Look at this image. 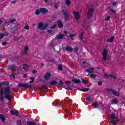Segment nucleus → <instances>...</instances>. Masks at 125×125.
I'll list each match as a JSON object with an SVG mask.
<instances>
[{
	"label": "nucleus",
	"mask_w": 125,
	"mask_h": 125,
	"mask_svg": "<svg viewBox=\"0 0 125 125\" xmlns=\"http://www.w3.org/2000/svg\"><path fill=\"white\" fill-rule=\"evenodd\" d=\"M21 55H27V54H28V52L27 51H22L21 52Z\"/></svg>",
	"instance_id": "c85d7f7f"
},
{
	"label": "nucleus",
	"mask_w": 125,
	"mask_h": 125,
	"mask_svg": "<svg viewBox=\"0 0 125 125\" xmlns=\"http://www.w3.org/2000/svg\"><path fill=\"white\" fill-rule=\"evenodd\" d=\"M112 4H113V6H116V5H117V2H114Z\"/></svg>",
	"instance_id": "864d4df0"
},
{
	"label": "nucleus",
	"mask_w": 125,
	"mask_h": 125,
	"mask_svg": "<svg viewBox=\"0 0 125 125\" xmlns=\"http://www.w3.org/2000/svg\"><path fill=\"white\" fill-rule=\"evenodd\" d=\"M27 76H28V74H24V76H23V77H24V78H27Z\"/></svg>",
	"instance_id": "052dcab7"
},
{
	"label": "nucleus",
	"mask_w": 125,
	"mask_h": 125,
	"mask_svg": "<svg viewBox=\"0 0 125 125\" xmlns=\"http://www.w3.org/2000/svg\"><path fill=\"white\" fill-rule=\"evenodd\" d=\"M86 72L87 73H89V74L88 76H91L90 74H94V68H92L87 69H86Z\"/></svg>",
	"instance_id": "9d476101"
},
{
	"label": "nucleus",
	"mask_w": 125,
	"mask_h": 125,
	"mask_svg": "<svg viewBox=\"0 0 125 125\" xmlns=\"http://www.w3.org/2000/svg\"><path fill=\"white\" fill-rule=\"evenodd\" d=\"M93 106L95 108H98V106H99V107H101V109H102V110L104 109V105L102 104H97V102L94 103L93 104Z\"/></svg>",
	"instance_id": "6e6552de"
},
{
	"label": "nucleus",
	"mask_w": 125,
	"mask_h": 125,
	"mask_svg": "<svg viewBox=\"0 0 125 125\" xmlns=\"http://www.w3.org/2000/svg\"><path fill=\"white\" fill-rule=\"evenodd\" d=\"M47 27V25H44L42 22L39 23L38 25V29H39V30H44L45 29H46Z\"/></svg>",
	"instance_id": "39448f33"
},
{
	"label": "nucleus",
	"mask_w": 125,
	"mask_h": 125,
	"mask_svg": "<svg viewBox=\"0 0 125 125\" xmlns=\"http://www.w3.org/2000/svg\"><path fill=\"white\" fill-rule=\"evenodd\" d=\"M66 50H67V51H69V52H72V51H73V48L69 46H67L66 48H65Z\"/></svg>",
	"instance_id": "aec40b11"
},
{
	"label": "nucleus",
	"mask_w": 125,
	"mask_h": 125,
	"mask_svg": "<svg viewBox=\"0 0 125 125\" xmlns=\"http://www.w3.org/2000/svg\"><path fill=\"white\" fill-rule=\"evenodd\" d=\"M36 72H37V71H36V70H33L32 71L33 74H36Z\"/></svg>",
	"instance_id": "680f3d73"
},
{
	"label": "nucleus",
	"mask_w": 125,
	"mask_h": 125,
	"mask_svg": "<svg viewBox=\"0 0 125 125\" xmlns=\"http://www.w3.org/2000/svg\"><path fill=\"white\" fill-rule=\"evenodd\" d=\"M4 37V35L3 34H0V40H1Z\"/></svg>",
	"instance_id": "c03bdc74"
},
{
	"label": "nucleus",
	"mask_w": 125,
	"mask_h": 125,
	"mask_svg": "<svg viewBox=\"0 0 125 125\" xmlns=\"http://www.w3.org/2000/svg\"><path fill=\"white\" fill-rule=\"evenodd\" d=\"M29 68V65L27 64H23V69L27 71V69Z\"/></svg>",
	"instance_id": "c756f323"
},
{
	"label": "nucleus",
	"mask_w": 125,
	"mask_h": 125,
	"mask_svg": "<svg viewBox=\"0 0 125 125\" xmlns=\"http://www.w3.org/2000/svg\"><path fill=\"white\" fill-rule=\"evenodd\" d=\"M12 3H13V4L16 3V0L13 1L12 2Z\"/></svg>",
	"instance_id": "0e129e2a"
},
{
	"label": "nucleus",
	"mask_w": 125,
	"mask_h": 125,
	"mask_svg": "<svg viewBox=\"0 0 125 125\" xmlns=\"http://www.w3.org/2000/svg\"><path fill=\"white\" fill-rule=\"evenodd\" d=\"M56 27V24H54L52 27H50V29H54Z\"/></svg>",
	"instance_id": "de8ad7c7"
},
{
	"label": "nucleus",
	"mask_w": 125,
	"mask_h": 125,
	"mask_svg": "<svg viewBox=\"0 0 125 125\" xmlns=\"http://www.w3.org/2000/svg\"><path fill=\"white\" fill-rule=\"evenodd\" d=\"M102 60L104 62H106L108 58V50L107 49H104L102 53Z\"/></svg>",
	"instance_id": "f257e3e1"
},
{
	"label": "nucleus",
	"mask_w": 125,
	"mask_h": 125,
	"mask_svg": "<svg viewBox=\"0 0 125 125\" xmlns=\"http://www.w3.org/2000/svg\"><path fill=\"white\" fill-rule=\"evenodd\" d=\"M78 90H80V91H83V92H85L86 91H88V88H83V89L79 88Z\"/></svg>",
	"instance_id": "b1692460"
},
{
	"label": "nucleus",
	"mask_w": 125,
	"mask_h": 125,
	"mask_svg": "<svg viewBox=\"0 0 125 125\" xmlns=\"http://www.w3.org/2000/svg\"><path fill=\"white\" fill-rule=\"evenodd\" d=\"M10 113L11 115H16V116H18V111L15 109H13L10 111Z\"/></svg>",
	"instance_id": "dca6fc26"
},
{
	"label": "nucleus",
	"mask_w": 125,
	"mask_h": 125,
	"mask_svg": "<svg viewBox=\"0 0 125 125\" xmlns=\"http://www.w3.org/2000/svg\"><path fill=\"white\" fill-rule=\"evenodd\" d=\"M110 17L109 16H107L105 19V21H109V20H110Z\"/></svg>",
	"instance_id": "a19ab883"
},
{
	"label": "nucleus",
	"mask_w": 125,
	"mask_h": 125,
	"mask_svg": "<svg viewBox=\"0 0 125 125\" xmlns=\"http://www.w3.org/2000/svg\"><path fill=\"white\" fill-rule=\"evenodd\" d=\"M62 12L64 15V18L65 20H68L69 19V13L67 10H62Z\"/></svg>",
	"instance_id": "0eeeda50"
},
{
	"label": "nucleus",
	"mask_w": 125,
	"mask_h": 125,
	"mask_svg": "<svg viewBox=\"0 0 125 125\" xmlns=\"http://www.w3.org/2000/svg\"><path fill=\"white\" fill-rule=\"evenodd\" d=\"M111 104H112V105H117V104H118V100H117L116 99H114L112 100Z\"/></svg>",
	"instance_id": "a211bd4d"
},
{
	"label": "nucleus",
	"mask_w": 125,
	"mask_h": 125,
	"mask_svg": "<svg viewBox=\"0 0 125 125\" xmlns=\"http://www.w3.org/2000/svg\"><path fill=\"white\" fill-rule=\"evenodd\" d=\"M17 125H22V122H21V120H18L17 121Z\"/></svg>",
	"instance_id": "f704fd0d"
},
{
	"label": "nucleus",
	"mask_w": 125,
	"mask_h": 125,
	"mask_svg": "<svg viewBox=\"0 0 125 125\" xmlns=\"http://www.w3.org/2000/svg\"><path fill=\"white\" fill-rule=\"evenodd\" d=\"M40 12H41V13H47V12H48V10L44 8H42L40 9Z\"/></svg>",
	"instance_id": "4468645a"
},
{
	"label": "nucleus",
	"mask_w": 125,
	"mask_h": 125,
	"mask_svg": "<svg viewBox=\"0 0 125 125\" xmlns=\"http://www.w3.org/2000/svg\"><path fill=\"white\" fill-rule=\"evenodd\" d=\"M75 36H76V34H70V38H71V40L75 39V38H74V37H75Z\"/></svg>",
	"instance_id": "72a5a7b5"
},
{
	"label": "nucleus",
	"mask_w": 125,
	"mask_h": 125,
	"mask_svg": "<svg viewBox=\"0 0 125 125\" xmlns=\"http://www.w3.org/2000/svg\"><path fill=\"white\" fill-rule=\"evenodd\" d=\"M48 33H52V30H48Z\"/></svg>",
	"instance_id": "4d7b16f0"
},
{
	"label": "nucleus",
	"mask_w": 125,
	"mask_h": 125,
	"mask_svg": "<svg viewBox=\"0 0 125 125\" xmlns=\"http://www.w3.org/2000/svg\"><path fill=\"white\" fill-rule=\"evenodd\" d=\"M10 87H7L4 89L5 97L8 100H10V97H11V95H10Z\"/></svg>",
	"instance_id": "f03ea898"
},
{
	"label": "nucleus",
	"mask_w": 125,
	"mask_h": 125,
	"mask_svg": "<svg viewBox=\"0 0 125 125\" xmlns=\"http://www.w3.org/2000/svg\"><path fill=\"white\" fill-rule=\"evenodd\" d=\"M24 50L25 51H27V50H29V48L28 47V46H25V47Z\"/></svg>",
	"instance_id": "3c124183"
},
{
	"label": "nucleus",
	"mask_w": 125,
	"mask_h": 125,
	"mask_svg": "<svg viewBox=\"0 0 125 125\" xmlns=\"http://www.w3.org/2000/svg\"><path fill=\"white\" fill-rule=\"evenodd\" d=\"M0 119H1L2 122L4 123V121H5V117H3V115L0 114Z\"/></svg>",
	"instance_id": "bb28decb"
},
{
	"label": "nucleus",
	"mask_w": 125,
	"mask_h": 125,
	"mask_svg": "<svg viewBox=\"0 0 125 125\" xmlns=\"http://www.w3.org/2000/svg\"><path fill=\"white\" fill-rule=\"evenodd\" d=\"M34 83V81L31 80L29 82V83Z\"/></svg>",
	"instance_id": "e2e57ef3"
},
{
	"label": "nucleus",
	"mask_w": 125,
	"mask_h": 125,
	"mask_svg": "<svg viewBox=\"0 0 125 125\" xmlns=\"http://www.w3.org/2000/svg\"><path fill=\"white\" fill-rule=\"evenodd\" d=\"M48 86L47 85H43L42 86V89H43L44 88H47Z\"/></svg>",
	"instance_id": "ea45409f"
},
{
	"label": "nucleus",
	"mask_w": 125,
	"mask_h": 125,
	"mask_svg": "<svg viewBox=\"0 0 125 125\" xmlns=\"http://www.w3.org/2000/svg\"><path fill=\"white\" fill-rule=\"evenodd\" d=\"M17 86L20 88L24 87L25 88V89H28V88H32V85H28V84L20 83Z\"/></svg>",
	"instance_id": "20e7f679"
},
{
	"label": "nucleus",
	"mask_w": 125,
	"mask_h": 125,
	"mask_svg": "<svg viewBox=\"0 0 125 125\" xmlns=\"http://www.w3.org/2000/svg\"><path fill=\"white\" fill-rule=\"evenodd\" d=\"M107 92L108 93H110V94H112L113 95H114L115 96L119 97L120 96V92H118L117 91L114 90L112 89H107Z\"/></svg>",
	"instance_id": "7ed1b4c3"
},
{
	"label": "nucleus",
	"mask_w": 125,
	"mask_h": 125,
	"mask_svg": "<svg viewBox=\"0 0 125 125\" xmlns=\"http://www.w3.org/2000/svg\"><path fill=\"white\" fill-rule=\"evenodd\" d=\"M70 84H71V82H70V81L65 82V84H66L67 85H69Z\"/></svg>",
	"instance_id": "37998d69"
},
{
	"label": "nucleus",
	"mask_w": 125,
	"mask_h": 125,
	"mask_svg": "<svg viewBox=\"0 0 125 125\" xmlns=\"http://www.w3.org/2000/svg\"><path fill=\"white\" fill-rule=\"evenodd\" d=\"M58 69L59 71H62V70H63V66L62 65H61V64H59L58 66Z\"/></svg>",
	"instance_id": "7c9ffc66"
},
{
	"label": "nucleus",
	"mask_w": 125,
	"mask_h": 125,
	"mask_svg": "<svg viewBox=\"0 0 125 125\" xmlns=\"http://www.w3.org/2000/svg\"><path fill=\"white\" fill-rule=\"evenodd\" d=\"M74 52H78V51L79 50V48H74Z\"/></svg>",
	"instance_id": "49530a36"
},
{
	"label": "nucleus",
	"mask_w": 125,
	"mask_h": 125,
	"mask_svg": "<svg viewBox=\"0 0 125 125\" xmlns=\"http://www.w3.org/2000/svg\"><path fill=\"white\" fill-rule=\"evenodd\" d=\"M64 84V82L62 80H60L59 82L58 85L59 86H62Z\"/></svg>",
	"instance_id": "a878e982"
},
{
	"label": "nucleus",
	"mask_w": 125,
	"mask_h": 125,
	"mask_svg": "<svg viewBox=\"0 0 125 125\" xmlns=\"http://www.w3.org/2000/svg\"><path fill=\"white\" fill-rule=\"evenodd\" d=\"M66 5H69L71 4V1H70V0H67L66 1Z\"/></svg>",
	"instance_id": "58836bf2"
},
{
	"label": "nucleus",
	"mask_w": 125,
	"mask_h": 125,
	"mask_svg": "<svg viewBox=\"0 0 125 125\" xmlns=\"http://www.w3.org/2000/svg\"><path fill=\"white\" fill-rule=\"evenodd\" d=\"M93 11H94L93 9H89V10L88 11V13H87L88 18H89V17H92Z\"/></svg>",
	"instance_id": "9b49d317"
},
{
	"label": "nucleus",
	"mask_w": 125,
	"mask_h": 125,
	"mask_svg": "<svg viewBox=\"0 0 125 125\" xmlns=\"http://www.w3.org/2000/svg\"><path fill=\"white\" fill-rule=\"evenodd\" d=\"M82 82L84 84H86L87 83V81H85L83 78L82 79Z\"/></svg>",
	"instance_id": "473e14b6"
},
{
	"label": "nucleus",
	"mask_w": 125,
	"mask_h": 125,
	"mask_svg": "<svg viewBox=\"0 0 125 125\" xmlns=\"http://www.w3.org/2000/svg\"><path fill=\"white\" fill-rule=\"evenodd\" d=\"M6 44H7V42H4L2 43V45H6Z\"/></svg>",
	"instance_id": "09e8293b"
},
{
	"label": "nucleus",
	"mask_w": 125,
	"mask_h": 125,
	"mask_svg": "<svg viewBox=\"0 0 125 125\" xmlns=\"http://www.w3.org/2000/svg\"><path fill=\"white\" fill-rule=\"evenodd\" d=\"M27 125H36L35 124V123H34V122H31V121H28V122H27Z\"/></svg>",
	"instance_id": "2f4dec72"
},
{
	"label": "nucleus",
	"mask_w": 125,
	"mask_h": 125,
	"mask_svg": "<svg viewBox=\"0 0 125 125\" xmlns=\"http://www.w3.org/2000/svg\"><path fill=\"white\" fill-rule=\"evenodd\" d=\"M110 11L115 13V10H114L113 9H110Z\"/></svg>",
	"instance_id": "13d9d810"
},
{
	"label": "nucleus",
	"mask_w": 125,
	"mask_h": 125,
	"mask_svg": "<svg viewBox=\"0 0 125 125\" xmlns=\"http://www.w3.org/2000/svg\"><path fill=\"white\" fill-rule=\"evenodd\" d=\"M35 14H36V15H39V14H40V10H37L35 12Z\"/></svg>",
	"instance_id": "79ce46f5"
},
{
	"label": "nucleus",
	"mask_w": 125,
	"mask_h": 125,
	"mask_svg": "<svg viewBox=\"0 0 125 125\" xmlns=\"http://www.w3.org/2000/svg\"><path fill=\"white\" fill-rule=\"evenodd\" d=\"M115 39V37L112 36L110 39H107L108 42H113V40Z\"/></svg>",
	"instance_id": "393cba45"
},
{
	"label": "nucleus",
	"mask_w": 125,
	"mask_h": 125,
	"mask_svg": "<svg viewBox=\"0 0 125 125\" xmlns=\"http://www.w3.org/2000/svg\"><path fill=\"white\" fill-rule=\"evenodd\" d=\"M110 125H116V123H115V122L112 121V122L110 123Z\"/></svg>",
	"instance_id": "8fccbe9b"
},
{
	"label": "nucleus",
	"mask_w": 125,
	"mask_h": 125,
	"mask_svg": "<svg viewBox=\"0 0 125 125\" xmlns=\"http://www.w3.org/2000/svg\"><path fill=\"white\" fill-rule=\"evenodd\" d=\"M81 13H82V11L79 12V13H78L77 12H73V15L75 19H76V20H79V19L81 18V17L80 16V14Z\"/></svg>",
	"instance_id": "423d86ee"
},
{
	"label": "nucleus",
	"mask_w": 125,
	"mask_h": 125,
	"mask_svg": "<svg viewBox=\"0 0 125 125\" xmlns=\"http://www.w3.org/2000/svg\"><path fill=\"white\" fill-rule=\"evenodd\" d=\"M111 119H112V120H117V119H118V115L112 114L111 115Z\"/></svg>",
	"instance_id": "4be33fe9"
},
{
	"label": "nucleus",
	"mask_w": 125,
	"mask_h": 125,
	"mask_svg": "<svg viewBox=\"0 0 125 125\" xmlns=\"http://www.w3.org/2000/svg\"><path fill=\"white\" fill-rule=\"evenodd\" d=\"M8 70H16V67L15 65H10L8 67Z\"/></svg>",
	"instance_id": "412c9836"
},
{
	"label": "nucleus",
	"mask_w": 125,
	"mask_h": 125,
	"mask_svg": "<svg viewBox=\"0 0 125 125\" xmlns=\"http://www.w3.org/2000/svg\"><path fill=\"white\" fill-rule=\"evenodd\" d=\"M23 39V36H21L20 37H17V36H16L14 37V40L15 41H18V40H20V39Z\"/></svg>",
	"instance_id": "cd10ccee"
},
{
	"label": "nucleus",
	"mask_w": 125,
	"mask_h": 125,
	"mask_svg": "<svg viewBox=\"0 0 125 125\" xmlns=\"http://www.w3.org/2000/svg\"><path fill=\"white\" fill-rule=\"evenodd\" d=\"M3 84H5L6 85H8V84H9V83H8V82H7V81H4L3 82Z\"/></svg>",
	"instance_id": "4c0bfd02"
},
{
	"label": "nucleus",
	"mask_w": 125,
	"mask_h": 125,
	"mask_svg": "<svg viewBox=\"0 0 125 125\" xmlns=\"http://www.w3.org/2000/svg\"><path fill=\"white\" fill-rule=\"evenodd\" d=\"M2 20H0V25H1L2 24Z\"/></svg>",
	"instance_id": "bf43d9fd"
},
{
	"label": "nucleus",
	"mask_w": 125,
	"mask_h": 125,
	"mask_svg": "<svg viewBox=\"0 0 125 125\" xmlns=\"http://www.w3.org/2000/svg\"><path fill=\"white\" fill-rule=\"evenodd\" d=\"M65 89H71V87H67V88H65Z\"/></svg>",
	"instance_id": "338daca9"
},
{
	"label": "nucleus",
	"mask_w": 125,
	"mask_h": 125,
	"mask_svg": "<svg viewBox=\"0 0 125 125\" xmlns=\"http://www.w3.org/2000/svg\"><path fill=\"white\" fill-rule=\"evenodd\" d=\"M64 37H65V35L62 34H59L58 36H57L56 38L58 40H63Z\"/></svg>",
	"instance_id": "2eb2a0df"
},
{
	"label": "nucleus",
	"mask_w": 125,
	"mask_h": 125,
	"mask_svg": "<svg viewBox=\"0 0 125 125\" xmlns=\"http://www.w3.org/2000/svg\"><path fill=\"white\" fill-rule=\"evenodd\" d=\"M98 85H101V84H102V82L101 81H99L98 82Z\"/></svg>",
	"instance_id": "603ef678"
},
{
	"label": "nucleus",
	"mask_w": 125,
	"mask_h": 125,
	"mask_svg": "<svg viewBox=\"0 0 125 125\" xmlns=\"http://www.w3.org/2000/svg\"><path fill=\"white\" fill-rule=\"evenodd\" d=\"M83 33H81L80 35H79V38L80 39H81L82 40V39H83Z\"/></svg>",
	"instance_id": "e433bc0d"
},
{
	"label": "nucleus",
	"mask_w": 125,
	"mask_h": 125,
	"mask_svg": "<svg viewBox=\"0 0 125 125\" xmlns=\"http://www.w3.org/2000/svg\"><path fill=\"white\" fill-rule=\"evenodd\" d=\"M44 79L46 81H48L49 79H50V77H51V73L50 72L47 73L45 75H44Z\"/></svg>",
	"instance_id": "f8f14e48"
},
{
	"label": "nucleus",
	"mask_w": 125,
	"mask_h": 125,
	"mask_svg": "<svg viewBox=\"0 0 125 125\" xmlns=\"http://www.w3.org/2000/svg\"><path fill=\"white\" fill-rule=\"evenodd\" d=\"M24 29H25V30H29V26L26 25V26L24 27Z\"/></svg>",
	"instance_id": "5fc2aeb1"
},
{
	"label": "nucleus",
	"mask_w": 125,
	"mask_h": 125,
	"mask_svg": "<svg viewBox=\"0 0 125 125\" xmlns=\"http://www.w3.org/2000/svg\"><path fill=\"white\" fill-rule=\"evenodd\" d=\"M44 2H45V3H46L48 2V0H44Z\"/></svg>",
	"instance_id": "69168bd1"
},
{
	"label": "nucleus",
	"mask_w": 125,
	"mask_h": 125,
	"mask_svg": "<svg viewBox=\"0 0 125 125\" xmlns=\"http://www.w3.org/2000/svg\"><path fill=\"white\" fill-rule=\"evenodd\" d=\"M15 21H16V20L15 19H13L9 21V23H14V22H15Z\"/></svg>",
	"instance_id": "c9c22d12"
},
{
	"label": "nucleus",
	"mask_w": 125,
	"mask_h": 125,
	"mask_svg": "<svg viewBox=\"0 0 125 125\" xmlns=\"http://www.w3.org/2000/svg\"><path fill=\"white\" fill-rule=\"evenodd\" d=\"M30 79L31 80V81H34V80H35V77H31Z\"/></svg>",
	"instance_id": "6e6d98bb"
},
{
	"label": "nucleus",
	"mask_w": 125,
	"mask_h": 125,
	"mask_svg": "<svg viewBox=\"0 0 125 125\" xmlns=\"http://www.w3.org/2000/svg\"><path fill=\"white\" fill-rule=\"evenodd\" d=\"M86 100L87 101H90V97H89V96H87V97H86Z\"/></svg>",
	"instance_id": "a18cd8bd"
},
{
	"label": "nucleus",
	"mask_w": 125,
	"mask_h": 125,
	"mask_svg": "<svg viewBox=\"0 0 125 125\" xmlns=\"http://www.w3.org/2000/svg\"><path fill=\"white\" fill-rule=\"evenodd\" d=\"M72 81L76 83H81V81L79 79H74L72 80Z\"/></svg>",
	"instance_id": "5701e85b"
},
{
	"label": "nucleus",
	"mask_w": 125,
	"mask_h": 125,
	"mask_svg": "<svg viewBox=\"0 0 125 125\" xmlns=\"http://www.w3.org/2000/svg\"><path fill=\"white\" fill-rule=\"evenodd\" d=\"M58 83V82H57L56 81L53 80L50 82L49 84L50 85H55Z\"/></svg>",
	"instance_id": "6ab92c4d"
},
{
	"label": "nucleus",
	"mask_w": 125,
	"mask_h": 125,
	"mask_svg": "<svg viewBox=\"0 0 125 125\" xmlns=\"http://www.w3.org/2000/svg\"><path fill=\"white\" fill-rule=\"evenodd\" d=\"M4 94V89L3 88H2L0 91V100L1 101H4V97L3 96V95Z\"/></svg>",
	"instance_id": "1a4fd4ad"
},
{
	"label": "nucleus",
	"mask_w": 125,
	"mask_h": 125,
	"mask_svg": "<svg viewBox=\"0 0 125 125\" xmlns=\"http://www.w3.org/2000/svg\"><path fill=\"white\" fill-rule=\"evenodd\" d=\"M85 63H86L85 61H84L83 62V64H85Z\"/></svg>",
	"instance_id": "774afa93"
},
{
	"label": "nucleus",
	"mask_w": 125,
	"mask_h": 125,
	"mask_svg": "<svg viewBox=\"0 0 125 125\" xmlns=\"http://www.w3.org/2000/svg\"><path fill=\"white\" fill-rule=\"evenodd\" d=\"M109 77H111V78H113L114 80H116L117 79V77L115 75H113L112 74H104V78H106V79H108Z\"/></svg>",
	"instance_id": "ddd939ff"
},
{
	"label": "nucleus",
	"mask_w": 125,
	"mask_h": 125,
	"mask_svg": "<svg viewBox=\"0 0 125 125\" xmlns=\"http://www.w3.org/2000/svg\"><path fill=\"white\" fill-rule=\"evenodd\" d=\"M57 25L59 27V28H62L63 23H62V22L61 21L59 20L58 21Z\"/></svg>",
	"instance_id": "f3484780"
}]
</instances>
